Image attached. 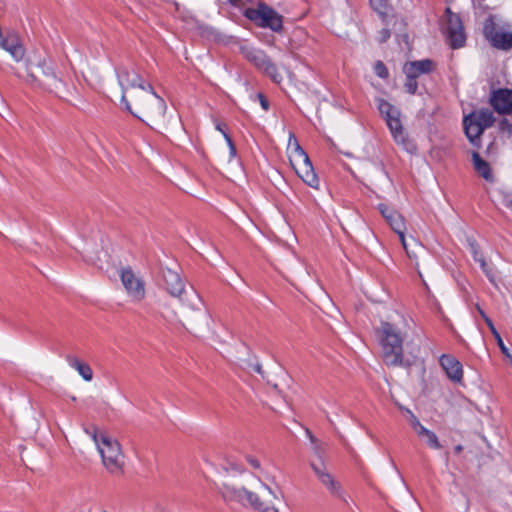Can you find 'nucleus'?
<instances>
[{
    "label": "nucleus",
    "instance_id": "nucleus-44",
    "mask_svg": "<svg viewBox=\"0 0 512 512\" xmlns=\"http://www.w3.org/2000/svg\"><path fill=\"white\" fill-rule=\"evenodd\" d=\"M510 360V363L512 365V355L510 354V357H507Z\"/></svg>",
    "mask_w": 512,
    "mask_h": 512
},
{
    "label": "nucleus",
    "instance_id": "nucleus-1",
    "mask_svg": "<svg viewBox=\"0 0 512 512\" xmlns=\"http://www.w3.org/2000/svg\"><path fill=\"white\" fill-rule=\"evenodd\" d=\"M115 71L122 91L121 102L126 110L151 128L162 126L165 123L166 102L140 75L137 67L134 64L120 65Z\"/></svg>",
    "mask_w": 512,
    "mask_h": 512
},
{
    "label": "nucleus",
    "instance_id": "nucleus-3",
    "mask_svg": "<svg viewBox=\"0 0 512 512\" xmlns=\"http://www.w3.org/2000/svg\"><path fill=\"white\" fill-rule=\"evenodd\" d=\"M380 344L383 361L388 366L410 367L418 358L419 348H413L407 355L403 352V338L399 329L389 322L381 324Z\"/></svg>",
    "mask_w": 512,
    "mask_h": 512
},
{
    "label": "nucleus",
    "instance_id": "nucleus-26",
    "mask_svg": "<svg viewBox=\"0 0 512 512\" xmlns=\"http://www.w3.org/2000/svg\"><path fill=\"white\" fill-rule=\"evenodd\" d=\"M468 244H469V249L473 256L474 261L479 262V259L484 258L480 252L479 245L476 243L475 240H469Z\"/></svg>",
    "mask_w": 512,
    "mask_h": 512
},
{
    "label": "nucleus",
    "instance_id": "nucleus-37",
    "mask_svg": "<svg viewBox=\"0 0 512 512\" xmlns=\"http://www.w3.org/2000/svg\"><path fill=\"white\" fill-rule=\"evenodd\" d=\"M500 129L502 131H507L509 134H512V125L510 124V122L507 119H503L500 122Z\"/></svg>",
    "mask_w": 512,
    "mask_h": 512
},
{
    "label": "nucleus",
    "instance_id": "nucleus-15",
    "mask_svg": "<svg viewBox=\"0 0 512 512\" xmlns=\"http://www.w3.org/2000/svg\"><path fill=\"white\" fill-rule=\"evenodd\" d=\"M310 466L318 480L327 488L331 495L345 503L348 502L347 494L342 490L340 483L327 471L326 465L322 459H319V462H311Z\"/></svg>",
    "mask_w": 512,
    "mask_h": 512
},
{
    "label": "nucleus",
    "instance_id": "nucleus-35",
    "mask_svg": "<svg viewBox=\"0 0 512 512\" xmlns=\"http://www.w3.org/2000/svg\"><path fill=\"white\" fill-rule=\"evenodd\" d=\"M257 98L260 102V105L261 107L265 110V111H268L269 110V101L267 100V98L265 97V95L263 93H258L257 94Z\"/></svg>",
    "mask_w": 512,
    "mask_h": 512
},
{
    "label": "nucleus",
    "instance_id": "nucleus-33",
    "mask_svg": "<svg viewBox=\"0 0 512 512\" xmlns=\"http://www.w3.org/2000/svg\"><path fill=\"white\" fill-rule=\"evenodd\" d=\"M391 36V32L388 28H383L382 30L379 31V42L380 43H384L386 42Z\"/></svg>",
    "mask_w": 512,
    "mask_h": 512
},
{
    "label": "nucleus",
    "instance_id": "nucleus-8",
    "mask_svg": "<svg viewBox=\"0 0 512 512\" xmlns=\"http://www.w3.org/2000/svg\"><path fill=\"white\" fill-rule=\"evenodd\" d=\"M495 117L487 108L474 110L463 118L464 133L472 146L480 149L482 146L481 136L484 131L492 127Z\"/></svg>",
    "mask_w": 512,
    "mask_h": 512
},
{
    "label": "nucleus",
    "instance_id": "nucleus-9",
    "mask_svg": "<svg viewBox=\"0 0 512 512\" xmlns=\"http://www.w3.org/2000/svg\"><path fill=\"white\" fill-rule=\"evenodd\" d=\"M245 16L261 28H268L274 32L283 29V16L264 2H259L256 8H249Z\"/></svg>",
    "mask_w": 512,
    "mask_h": 512
},
{
    "label": "nucleus",
    "instance_id": "nucleus-6",
    "mask_svg": "<svg viewBox=\"0 0 512 512\" xmlns=\"http://www.w3.org/2000/svg\"><path fill=\"white\" fill-rule=\"evenodd\" d=\"M163 288L174 298L188 305L193 310H200L202 299L196 290L191 288L190 292L185 290V283L178 272L165 267L161 270Z\"/></svg>",
    "mask_w": 512,
    "mask_h": 512
},
{
    "label": "nucleus",
    "instance_id": "nucleus-32",
    "mask_svg": "<svg viewBox=\"0 0 512 512\" xmlns=\"http://www.w3.org/2000/svg\"><path fill=\"white\" fill-rule=\"evenodd\" d=\"M245 459H246L247 463L250 466H252L253 468H255V469L261 468L260 461L256 457H254L252 455H246Z\"/></svg>",
    "mask_w": 512,
    "mask_h": 512
},
{
    "label": "nucleus",
    "instance_id": "nucleus-20",
    "mask_svg": "<svg viewBox=\"0 0 512 512\" xmlns=\"http://www.w3.org/2000/svg\"><path fill=\"white\" fill-rule=\"evenodd\" d=\"M473 168L476 173L488 182L494 181V175L490 164L484 160L477 151L471 154Z\"/></svg>",
    "mask_w": 512,
    "mask_h": 512
},
{
    "label": "nucleus",
    "instance_id": "nucleus-11",
    "mask_svg": "<svg viewBox=\"0 0 512 512\" xmlns=\"http://www.w3.org/2000/svg\"><path fill=\"white\" fill-rule=\"evenodd\" d=\"M242 53L249 62L266 74L273 82L279 84L282 81L283 77L278 71V67L263 50L243 47Z\"/></svg>",
    "mask_w": 512,
    "mask_h": 512
},
{
    "label": "nucleus",
    "instance_id": "nucleus-27",
    "mask_svg": "<svg viewBox=\"0 0 512 512\" xmlns=\"http://www.w3.org/2000/svg\"><path fill=\"white\" fill-rule=\"evenodd\" d=\"M374 72L380 78H387L389 76V72L387 67L382 61H377L374 65Z\"/></svg>",
    "mask_w": 512,
    "mask_h": 512
},
{
    "label": "nucleus",
    "instance_id": "nucleus-13",
    "mask_svg": "<svg viewBox=\"0 0 512 512\" xmlns=\"http://www.w3.org/2000/svg\"><path fill=\"white\" fill-rule=\"evenodd\" d=\"M120 279L128 296L135 302L146 297L145 281L136 275L131 267H124L120 271Z\"/></svg>",
    "mask_w": 512,
    "mask_h": 512
},
{
    "label": "nucleus",
    "instance_id": "nucleus-28",
    "mask_svg": "<svg viewBox=\"0 0 512 512\" xmlns=\"http://www.w3.org/2000/svg\"><path fill=\"white\" fill-rule=\"evenodd\" d=\"M480 316L483 318V320L485 321V323L487 324L489 330L491 331L492 335H496L497 334V329L495 328L492 320L490 319V317L487 316V314L483 311V309L477 305L476 306Z\"/></svg>",
    "mask_w": 512,
    "mask_h": 512
},
{
    "label": "nucleus",
    "instance_id": "nucleus-23",
    "mask_svg": "<svg viewBox=\"0 0 512 512\" xmlns=\"http://www.w3.org/2000/svg\"><path fill=\"white\" fill-rule=\"evenodd\" d=\"M417 435L420 438H424L426 441V444L431 449L439 450L442 448V445L440 444L437 435L433 431L427 429L426 427L421 428L420 432Z\"/></svg>",
    "mask_w": 512,
    "mask_h": 512
},
{
    "label": "nucleus",
    "instance_id": "nucleus-42",
    "mask_svg": "<svg viewBox=\"0 0 512 512\" xmlns=\"http://www.w3.org/2000/svg\"><path fill=\"white\" fill-rule=\"evenodd\" d=\"M243 0H229V2L233 5H238L239 3H241Z\"/></svg>",
    "mask_w": 512,
    "mask_h": 512
},
{
    "label": "nucleus",
    "instance_id": "nucleus-2",
    "mask_svg": "<svg viewBox=\"0 0 512 512\" xmlns=\"http://www.w3.org/2000/svg\"><path fill=\"white\" fill-rule=\"evenodd\" d=\"M26 82L34 89H40L64 98L68 93L67 84L56 74L52 61L47 57L30 60L27 64Z\"/></svg>",
    "mask_w": 512,
    "mask_h": 512
},
{
    "label": "nucleus",
    "instance_id": "nucleus-19",
    "mask_svg": "<svg viewBox=\"0 0 512 512\" xmlns=\"http://www.w3.org/2000/svg\"><path fill=\"white\" fill-rule=\"evenodd\" d=\"M435 69V63L430 59L406 62L403 66V72L409 73L411 78L418 79L423 74H429Z\"/></svg>",
    "mask_w": 512,
    "mask_h": 512
},
{
    "label": "nucleus",
    "instance_id": "nucleus-22",
    "mask_svg": "<svg viewBox=\"0 0 512 512\" xmlns=\"http://www.w3.org/2000/svg\"><path fill=\"white\" fill-rule=\"evenodd\" d=\"M66 361L72 368H74L79 373V375L85 381L89 382L93 379V371L89 364L81 361L80 359L73 355H67Z\"/></svg>",
    "mask_w": 512,
    "mask_h": 512
},
{
    "label": "nucleus",
    "instance_id": "nucleus-38",
    "mask_svg": "<svg viewBox=\"0 0 512 512\" xmlns=\"http://www.w3.org/2000/svg\"><path fill=\"white\" fill-rule=\"evenodd\" d=\"M313 445V450H314V453L318 456L319 459H322V447H321V443L319 441H317V444H312Z\"/></svg>",
    "mask_w": 512,
    "mask_h": 512
},
{
    "label": "nucleus",
    "instance_id": "nucleus-39",
    "mask_svg": "<svg viewBox=\"0 0 512 512\" xmlns=\"http://www.w3.org/2000/svg\"><path fill=\"white\" fill-rule=\"evenodd\" d=\"M306 435L309 438L311 444H317L318 439L312 434V432L307 428Z\"/></svg>",
    "mask_w": 512,
    "mask_h": 512
},
{
    "label": "nucleus",
    "instance_id": "nucleus-4",
    "mask_svg": "<svg viewBox=\"0 0 512 512\" xmlns=\"http://www.w3.org/2000/svg\"><path fill=\"white\" fill-rule=\"evenodd\" d=\"M101 455L102 463L111 474L119 475L123 472L124 454L120 443L106 433L99 432L96 426L84 429Z\"/></svg>",
    "mask_w": 512,
    "mask_h": 512
},
{
    "label": "nucleus",
    "instance_id": "nucleus-5",
    "mask_svg": "<svg viewBox=\"0 0 512 512\" xmlns=\"http://www.w3.org/2000/svg\"><path fill=\"white\" fill-rule=\"evenodd\" d=\"M378 110L384 118L395 143L402 146L409 153L415 152L417 147L404 130L400 120V110L384 99L378 100Z\"/></svg>",
    "mask_w": 512,
    "mask_h": 512
},
{
    "label": "nucleus",
    "instance_id": "nucleus-16",
    "mask_svg": "<svg viewBox=\"0 0 512 512\" xmlns=\"http://www.w3.org/2000/svg\"><path fill=\"white\" fill-rule=\"evenodd\" d=\"M489 103L500 115L512 113V89L499 88L490 94Z\"/></svg>",
    "mask_w": 512,
    "mask_h": 512
},
{
    "label": "nucleus",
    "instance_id": "nucleus-34",
    "mask_svg": "<svg viewBox=\"0 0 512 512\" xmlns=\"http://www.w3.org/2000/svg\"><path fill=\"white\" fill-rule=\"evenodd\" d=\"M261 487L267 491V493L269 494V496L272 498V499H278L279 498V494L276 490H273L269 485H267L266 483L264 482H261Z\"/></svg>",
    "mask_w": 512,
    "mask_h": 512
},
{
    "label": "nucleus",
    "instance_id": "nucleus-40",
    "mask_svg": "<svg viewBox=\"0 0 512 512\" xmlns=\"http://www.w3.org/2000/svg\"><path fill=\"white\" fill-rule=\"evenodd\" d=\"M225 127H226V125H225V124H222V123H217V125H216V129H217L218 131H220L223 135H224V133H227V132L225 131Z\"/></svg>",
    "mask_w": 512,
    "mask_h": 512
},
{
    "label": "nucleus",
    "instance_id": "nucleus-21",
    "mask_svg": "<svg viewBox=\"0 0 512 512\" xmlns=\"http://www.w3.org/2000/svg\"><path fill=\"white\" fill-rule=\"evenodd\" d=\"M400 241L407 256L415 262V267L418 268V253L423 251V246L414 237H410V240L407 241L405 235H401Z\"/></svg>",
    "mask_w": 512,
    "mask_h": 512
},
{
    "label": "nucleus",
    "instance_id": "nucleus-10",
    "mask_svg": "<svg viewBox=\"0 0 512 512\" xmlns=\"http://www.w3.org/2000/svg\"><path fill=\"white\" fill-rule=\"evenodd\" d=\"M293 158H291L292 166L297 175L310 187L318 188L319 178L316 175L313 165L303 148L294 138L293 142Z\"/></svg>",
    "mask_w": 512,
    "mask_h": 512
},
{
    "label": "nucleus",
    "instance_id": "nucleus-41",
    "mask_svg": "<svg viewBox=\"0 0 512 512\" xmlns=\"http://www.w3.org/2000/svg\"><path fill=\"white\" fill-rule=\"evenodd\" d=\"M254 371L257 372L258 374H262V366L260 364H255L254 365Z\"/></svg>",
    "mask_w": 512,
    "mask_h": 512
},
{
    "label": "nucleus",
    "instance_id": "nucleus-7",
    "mask_svg": "<svg viewBox=\"0 0 512 512\" xmlns=\"http://www.w3.org/2000/svg\"><path fill=\"white\" fill-rule=\"evenodd\" d=\"M221 494L226 502H237L244 507H251L258 512H279L271 499L261 500L259 495L244 487L238 488L223 484Z\"/></svg>",
    "mask_w": 512,
    "mask_h": 512
},
{
    "label": "nucleus",
    "instance_id": "nucleus-29",
    "mask_svg": "<svg viewBox=\"0 0 512 512\" xmlns=\"http://www.w3.org/2000/svg\"><path fill=\"white\" fill-rule=\"evenodd\" d=\"M407 413L409 414V422H410V425L411 427L413 428V430L416 432V434H418L420 432V429L421 428H425L421 423L420 421L418 420V418L413 414L412 411H410L409 409L407 410Z\"/></svg>",
    "mask_w": 512,
    "mask_h": 512
},
{
    "label": "nucleus",
    "instance_id": "nucleus-36",
    "mask_svg": "<svg viewBox=\"0 0 512 512\" xmlns=\"http://www.w3.org/2000/svg\"><path fill=\"white\" fill-rule=\"evenodd\" d=\"M481 269L486 274V276L492 281V274L488 268V265L484 258L479 259V262Z\"/></svg>",
    "mask_w": 512,
    "mask_h": 512
},
{
    "label": "nucleus",
    "instance_id": "nucleus-12",
    "mask_svg": "<svg viewBox=\"0 0 512 512\" xmlns=\"http://www.w3.org/2000/svg\"><path fill=\"white\" fill-rule=\"evenodd\" d=\"M483 35L490 45L498 50L512 49V33L499 29L493 15H489L483 23Z\"/></svg>",
    "mask_w": 512,
    "mask_h": 512
},
{
    "label": "nucleus",
    "instance_id": "nucleus-31",
    "mask_svg": "<svg viewBox=\"0 0 512 512\" xmlns=\"http://www.w3.org/2000/svg\"><path fill=\"white\" fill-rule=\"evenodd\" d=\"M224 138L228 144V147H229V152H230V158H233L235 157L236 155V147L231 139V137L227 134V133H224Z\"/></svg>",
    "mask_w": 512,
    "mask_h": 512
},
{
    "label": "nucleus",
    "instance_id": "nucleus-25",
    "mask_svg": "<svg viewBox=\"0 0 512 512\" xmlns=\"http://www.w3.org/2000/svg\"><path fill=\"white\" fill-rule=\"evenodd\" d=\"M370 5L379 14L384 15L388 6V0H370Z\"/></svg>",
    "mask_w": 512,
    "mask_h": 512
},
{
    "label": "nucleus",
    "instance_id": "nucleus-30",
    "mask_svg": "<svg viewBox=\"0 0 512 512\" xmlns=\"http://www.w3.org/2000/svg\"><path fill=\"white\" fill-rule=\"evenodd\" d=\"M493 337L495 338L501 352L506 356V357H510V352H509V349L506 347V345L504 344L502 338H501V335L499 332H497L496 335H493Z\"/></svg>",
    "mask_w": 512,
    "mask_h": 512
},
{
    "label": "nucleus",
    "instance_id": "nucleus-14",
    "mask_svg": "<svg viewBox=\"0 0 512 512\" xmlns=\"http://www.w3.org/2000/svg\"><path fill=\"white\" fill-rule=\"evenodd\" d=\"M445 15L446 33L450 46L453 49L463 47L466 42V35L460 15L453 13L449 7L445 9Z\"/></svg>",
    "mask_w": 512,
    "mask_h": 512
},
{
    "label": "nucleus",
    "instance_id": "nucleus-24",
    "mask_svg": "<svg viewBox=\"0 0 512 512\" xmlns=\"http://www.w3.org/2000/svg\"><path fill=\"white\" fill-rule=\"evenodd\" d=\"M406 76V81L404 83V87L407 93L413 95L417 92L418 89V82L417 78L410 76L409 73H404Z\"/></svg>",
    "mask_w": 512,
    "mask_h": 512
},
{
    "label": "nucleus",
    "instance_id": "nucleus-43",
    "mask_svg": "<svg viewBox=\"0 0 512 512\" xmlns=\"http://www.w3.org/2000/svg\"><path fill=\"white\" fill-rule=\"evenodd\" d=\"M462 449H463L462 445H457V446L455 447V452H456V453H460V452L462 451Z\"/></svg>",
    "mask_w": 512,
    "mask_h": 512
},
{
    "label": "nucleus",
    "instance_id": "nucleus-17",
    "mask_svg": "<svg viewBox=\"0 0 512 512\" xmlns=\"http://www.w3.org/2000/svg\"><path fill=\"white\" fill-rule=\"evenodd\" d=\"M379 211L385 218L390 227L398 234L399 238L401 235H405V221L403 216L392 208H389L385 204L379 205Z\"/></svg>",
    "mask_w": 512,
    "mask_h": 512
},
{
    "label": "nucleus",
    "instance_id": "nucleus-18",
    "mask_svg": "<svg viewBox=\"0 0 512 512\" xmlns=\"http://www.w3.org/2000/svg\"><path fill=\"white\" fill-rule=\"evenodd\" d=\"M439 361L450 380L457 383L461 382L463 378V368L462 364L455 357L443 354Z\"/></svg>",
    "mask_w": 512,
    "mask_h": 512
}]
</instances>
